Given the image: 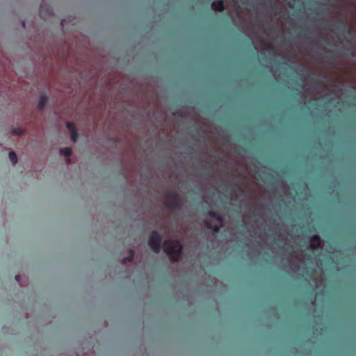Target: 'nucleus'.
<instances>
[{
	"label": "nucleus",
	"mask_w": 356,
	"mask_h": 356,
	"mask_svg": "<svg viewBox=\"0 0 356 356\" xmlns=\"http://www.w3.org/2000/svg\"><path fill=\"white\" fill-rule=\"evenodd\" d=\"M22 25H23V26L24 27V26H25V23H24V22H23V23H22Z\"/></svg>",
	"instance_id": "obj_24"
},
{
	"label": "nucleus",
	"mask_w": 356,
	"mask_h": 356,
	"mask_svg": "<svg viewBox=\"0 0 356 356\" xmlns=\"http://www.w3.org/2000/svg\"><path fill=\"white\" fill-rule=\"evenodd\" d=\"M135 255V252L134 250H130L129 252V255L122 259V263L125 264L127 262H131L133 261Z\"/></svg>",
	"instance_id": "obj_9"
},
{
	"label": "nucleus",
	"mask_w": 356,
	"mask_h": 356,
	"mask_svg": "<svg viewBox=\"0 0 356 356\" xmlns=\"http://www.w3.org/2000/svg\"><path fill=\"white\" fill-rule=\"evenodd\" d=\"M43 10H44V6H42L40 8V14L41 17H43Z\"/></svg>",
	"instance_id": "obj_18"
},
{
	"label": "nucleus",
	"mask_w": 356,
	"mask_h": 356,
	"mask_svg": "<svg viewBox=\"0 0 356 356\" xmlns=\"http://www.w3.org/2000/svg\"><path fill=\"white\" fill-rule=\"evenodd\" d=\"M205 227L209 229H211L213 233H218L220 229V227L222 226V224L220 225H212L211 222L209 220H205L204 221Z\"/></svg>",
	"instance_id": "obj_6"
},
{
	"label": "nucleus",
	"mask_w": 356,
	"mask_h": 356,
	"mask_svg": "<svg viewBox=\"0 0 356 356\" xmlns=\"http://www.w3.org/2000/svg\"><path fill=\"white\" fill-rule=\"evenodd\" d=\"M240 191H241V193H243V189L240 188Z\"/></svg>",
	"instance_id": "obj_26"
},
{
	"label": "nucleus",
	"mask_w": 356,
	"mask_h": 356,
	"mask_svg": "<svg viewBox=\"0 0 356 356\" xmlns=\"http://www.w3.org/2000/svg\"><path fill=\"white\" fill-rule=\"evenodd\" d=\"M179 208L181 207V200L179 199Z\"/></svg>",
	"instance_id": "obj_23"
},
{
	"label": "nucleus",
	"mask_w": 356,
	"mask_h": 356,
	"mask_svg": "<svg viewBox=\"0 0 356 356\" xmlns=\"http://www.w3.org/2000/svg\"><path fill=\"white\" fill-rule=\"evenodd\" d=\"M208 215L212 218H214L216 219V220H218L220 224H222V221H223V218L222 216L219 214L218 212L213 211V210H209L208 211Z\"/></svg>",
	"instance_id": "obj_8"
},
{
	"label": "nucleus",
	"mask_w": 356,
	"mask_h": 356,
	"mask_svg": "<svg viewBox=\"0 0 356 356\" xmlns=\"http://www.w3.org/2000/svg\"><path fill=\"white\" fill-rule=\"evenodd\" d=\"M181 232H179V234ZM179 257H180L181 254L183 253V250H184L183 245L181 244L180 241H179Z\"/></svg>",
	"instance_id": "obj_17"
},
{
	"label": "nucleus",
	"mask_w": 356,
	"mask_h": 356,
	"mask_svg": "<svg viewBox=\"0 0 356 356\" xmlns=\"http://www.w3.org/2000/svg\"><path fill=\"white\" fill-rule=\"evenodd\" d=\"M15 280H16V281L19 282V280H20V275H15Z\"/></svg>",
	"instance_id": "obj_21"
},
{
	"label": "nucleus",
	"mask_w": 356,
	"mask_h": 356,
	"mask_svg": "<svg viewBox=\"0 0 356 356\" xmlns=\"http://www.w3.org/2000/svg\"><path fill=\"white\" fill-rule=\"evenodd\" d=\"M163 252L173 261H178V241L167 240L163 243Z\"/></svg>",
	"instance_id": "obj_1"
},
{
	"label": "nucleus",
	"mask_w": 356,
	"mask_h": 356,
	"mask_svg": "<svg viewBox=\"0 0 356 356\" xmlns=\"http://www.w3.org/2000/svg\"><path fill=\"white\" fill-rule=\"evenodd\" d=\"M70 161H71V159H70V158H67V159H66V162H67V163H70Z\"/></svg>",
	"instance_id": "obj_22"
},
{
	"label": "nucleus",
	"mask_w": 356,
	"mask_h": 356,
	"mask_svg": "<svg viewBox=\"0 0 356 356\" xmlns=\"http://www.w3.org/2000/svg\"><path fill=\"white\" fill-rule=\"evenodd\" d=\"M321 238L318 234H314L310 238V247L314 250H317L320 248Z\"/></svg>",
	"instance_id": "obj_4"
},
{
	"label": "nucleus",
	"mask_w": 356,
	"mask_h": 356,
	"mask_svg": "<svg viewBox=\"0 0 356 356\" xmlns=\"http://www.w3.org/2000/svg\"><path fill=\"white\" fill-rule=\"evenodd\" d=\"M48 101V97L46 95L43 94L40 95L38 103V108L40 110H42L45 105L47 104Z\"/></svg>",
	"instance_id": "obj_7"
},
{
	"label": "nucleus",
	"mask_w": 356,
	"mask_h": 356,
	"mask_svg": "<svg viewBox=\"0 0 356 356\" xmlns=\"http://www.w3.org/2000/svg\"><path fill=\"white\" fill-rule=\"evenodd\" d=\"M164 204L168 209L178 208V193L176 192L166 193L164 197Z\"/></svg>",
	"instance_id": "obj_3"
},
{
	"label": "nucleus",
	"mask_w": 356,
	"mask_h": 356,
	"mask_svg": "<svg viewBox=\"0 0 356 356\" xmlns=\"http://www.w3.org/2000/svg\"><path fill=\"white\" fill-rule=\"evenodd\" d=\"M264 45H265L266 49H267L268 51H273L275 49L274 46L270 43L265 42Z\"/></svg>",
	"instance_id": "obj_16"
},
{
	"label": "nucleus",
	"mask_w": 356,
	"mask_h": 356,
	"mask_svg": "<svg viewBox=\"0 0 356 356\" xmlns=\"http://www.w3.org/2000/svg\"><path fill=\"white\" fill-rule=\"evenodd\" d=\"M324 79H325V77H323V78H321V79H318L316 80V81L317 83H323Z\"/></svg>",
	"instance_id": "obj_19"
},
{
	"label": "nucleus",
	"mask_w": 356,
	"mask_h": 356,
	"mask_svg": "<svg viewBox=\"0 0 356 356\" xmlns=\"http://www.w3.org/2000/svg\"><path fill=\"white\" fill-rule=\"evenodd\" d=\"M9 159L13 165H15L17 163V156L16 154L13 151L9 152Z\"/></svg>",
	"instance_id": "obj_10"
},
{
	"label": "nucleus",
	"mask_w": 356,
	"mask_h": 356,
	"mask_svg": "<svg viewBox=\"0 0 356 356\" xmlns=\"http://www.w3.org/2000/svg\"><path fill=\"white\" fill-rule=\"evenodd\" d=\"M12 134L15 136H20L23 134V130L20 128H15L13 129Z\"/></svg>",
	"instance_id": "obj_14"
},
{
	"label": "nucleus",
	"mask_w": 356,
	"mask_h": 356,
	"mask_svg": "<svg viewBox=\"0 0 356 356\" xmlns=\"http://www.w3.org/2000/svg\"><path fill=\"white\" fill-rule=\"evenodd\" d=\"M211 8L216 10L222 12L225 10V4L223 0H216L212 2Z\"/></svg>",
	"instance_id": "obj_5"
},
{
	"label": "nucleus",
	"mask_w": 356,
	"mask_h": 356,
	"mask_svg": "<svg viewBox=\"0 0 356 356\" xmlns=\"http://www.w3.org/2000/svg\"><path fill=\"white\" fill-rule=\"evenodd\" d=\"M67 129L72 133V131H77L75 124L73 122H67L66 124Z\"/></svg>",
	"instance_id": "obj_12"
},
{
	"label": "nucleus",
	"mask_w": 356,
	"mask_h": 356,
	"mask_svg": "<svg viewBox=\"0 0 356 356\" xmlns=\"http://www.w3.org/2000/svg\"><path fill=\"white\" fill-rule=\"evenodd\" d=\"M339 30H341L343 31L346 34H351L352 31H353V29L350 28V27H348L346 26H339L338 28Z\"/></svg>",
	"instance_id": "obj_13"
},
{
	"label": "nucleus",
	"mask_w": 356,
	"mask_h": 356,
	"mask_svg": "<svg viewBox=\"0 0 356 356\" xmlns=\"http://www.w3.org/2000/svg\"><path fill=\"white\" fill-rule=\"evenodd\" d=\"M162 241L163 236L158 231L154 230L151 232L148 239V245L154 252L156 254L160 252Z\"/></svg>",
	"instance_id": "obj_2"
},
{
	"label": "nucleus",
	"mask_w": 356,
	"mask_h": 356,
	"mask_svg": "<svg viewBox=\"0 0 356 356\" xmlns=\"http://www.w3.org/2000/svg\"><path fill=\"white\" fill-rule=\"evenodd\" d=\"M179 116L181 117V112L179 111Z\"/></svg>",
	"instance_id": "obj_25"
},
{
	"label": "nucleus",
	"mask_w": 356,
	"mask_h": 356,
	"mask_svg": "<svg viewBox=\"0 0 356 356\" xmlns=\"http://www.w3.org/2000/svg\"><path fill=\"white\" fill-rule=\"evenodd\" d=\"M79 136L78 131H72L71 133V139L73 142H76Z\"/></svg>",
	"instance_id": "obj_15"
},
{
	"label": "nucleus",
	"mask_w": 356,
	"mask_h": 356,
	"mask_svg": "<svg viewBox=\"0 0 356 356\" xmlns=\"http://www.w3.org/2000/svg\"><path fill=\"white\" fill-rule=\"evenodd\" d=\"M47 13L49 16H51L53 15V11L51 9H48Z\"/></svg>",
	"instance_id": "obj_20"
},
{
	"label": "nucleus",
	"mask_w": 356,
	"mask_h": 356,
	"mask_svg": "<svg viewBox=\"0 0 356 356\" xmlns=\"http://www.w3.org/2000/svg\"><path fill=\"white\" fill-rule=\"evenodd\" d=\"M60 154L68 157L72 154V149L69 147L63 148L60 149Z\"/></svg>",
	"instance_id": "obj_11"
}]
</instances>
